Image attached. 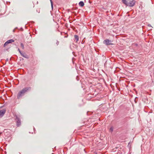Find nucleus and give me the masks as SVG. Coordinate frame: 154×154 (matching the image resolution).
Segmentation results:
<instances>
[{
    "instance_id": "obj_2",
    "label": "nucleus",
    "mask_w": 154,
    "mask_h": 154,
    "mask_svg": "<svg viewBox=\"0 0 154 154\" xmlns=\"http://www.w3.org/2000/svg\"><path fill=\"white\" fill-rule=\"evenodd\" d=\"M122 3L126 6L129 7H133L135 3L134 0H122Z\"/></svg>"
},
{
    "instance_id": "obj_8",
    "label": "nucleus",
    "mask_w": 154,
    "mask_h": 154,
    "mask_svg": "<svg viewBox=\"0 0 154 154\" xmlns=\"http://www.w3.org/2000/svg\"><path fill=\"white\" fill-rule=\"evenodd\" d=\"M79 4V5L81 7H83L84 5V3L83 1L80 2Z\"/></svg>"
},
{
    "instance_id": "obj_14",
    "label": "nucleus",
    "mask_w": 154,
    "mask_h": 154,
    "mask_svg": "<svg viewBox=\"0 0 154 154\" xmlns=\"http://www.w3.org/2000/svg\"><path fill=\"white\" fill-rule=\"evenodd\" d=\"M18 51H19V53H20V54H21L22 53V52L21 51L19 48H18Z\"/></svg>"
},
{
    "instance_id": "obj_18",
    "label": "nucleus",
    "mask_w": 154,
    "mask_h": 154,
    "mask_svg": "<svg viewBox=\"0 0 154 154\" xmlns=\"http://www.w3.org/2000/svg\"><path fill=\"white\" fill-rule=\"evenodd\" d=\"M2 134V133L0 132V135H1V134Z\"/></svg>"
},
{
    "instance_id": "obj_7",
    "label": "nucleus",
    "mask_w": 154,
    "mask_h": 154,
    "mask_svg": "<svg viewBox=\"0 0 154 154\" xmlns=\"http://www.w3.org/2000/svg\"><path fill=\"white\" fill-rule=\"evenodd\" d=\"M21 55L26 58L28 59L29 58L28 56L25 53H22L21 54Z\"/></svg>"
},
{
    "instance_id": "obj_19",
    "label": "nucleus",
    "mask_w": 154,
    "mask_h": 154,
    "mask_svg": "<svg viewBox=\"0 0 154 154\" xmlns=\"http://www.w3.org/2000/svg\"><path fill=\"white\" fill-rule=\"evenodd\" d=\"M38 2L37 1V3L38 4Z\"/></svg>"
},
{
    "instance_id": "obj_16",
    "label": "nucleus",
    "mask_w": 154,
    "mask_h": 154,
    "mask_svg": "<svg viewBox=\"0 0 154 154\" xmlns=\"http://www.w3.org/2000/svg\"><path fill=\"white\" fill-rule=\"evenodd\" d=\"M110 129L111 131H113V129L112 128H111Z\"/></svg>"
},
{
    "instance_id": "obj_15",
    "label": "nucleus",
    "mask_w": 154,
    "mask_h": 154,
    "mask_svg": "<svg viewBox=\"0 0 154 154\" xmlns=\"http://www.w3.org/2000/svg\"><path fill=\"white\" fill-rule=\"evenodd\" d=\"M148 26H149L152 27L151 25L150 24H148Z\"/></svg>"
},
{
    "instance_id": "obj_17",
    "label": "nucleus",
    "mask_w": 154,
    "mask_h": 154,
    "mask_svg": "<svg viewBox=\"0 0 154 154\" xmlns=\"http://www.w3.org/2000/svg\"><path fill=\"white\" fill-rule=\"evenodd\" d=\"M8 60H8V59H6V61H8Z\"/></svg>"
},
{
    "instance_id": "obj_5",
    "label": "nucleus",
    "mask_w": 154,
    "mask_h": 154,
    "mask_svg": "<svg viewBox=\"0 0 154 154\" xmlns=\"http://www.w3.org/2000/svg\"><path fill=\"white\" fill-rule=\"evenodd\" d=\"M14 40L13 39H12L8 40L4 44V46L5 47L9 43H11L12 42H14Z\"/></svg>"
},
{
    "instance_id": "obj_9",
    "label": "nucleus",
    "mask_w": 154,
    "mask_h": 154,
    "mask_svg": "<svg viewBox=\"0 0 154 154\" xmlns=\"http://www.w3.org/2000/svg\"><path fill=\"white\" fill-rule=\"evenodd\" d=\"M74 38L75 39V40H76V42H77L79 40V37L77 35H74Z\"/></svg>"
},
{
    "instance_id": "obj_6",
    "label": "nucleus",
    "mask_w": 154,
    "mask_h": 154,
    "mask_svg": "<svg viewBox=\"0 0 154 154\" xmlns=\"http://www.w3.org/2000/svg\"><path fill=\"white\" fill-rule=\"evenodd\" d=\"M6 111V109H4L0 110V117H2L3 116Z\"/></svg>"
},
{
    "instance_id": "obj_12",
    "label": "nucleus",
    "mask_w": 154,
    "mask_h": 154,
    "mask_svg": "<svg viewBox=\"0 0 154 154\" xmlns=\"http://www.w3.org/2000/svg\"><path fill=\"white\" fill-rule=\"evenodd\" d=\"M20 46L22 47V48L23 49L24 48L23 44V43L20 44Z\"/></svg>"
},
{
    "instance_id": "obj_3",
    "label": "nucleus",
    "mask_w": 154,
    "mask_h": 154,
    "mask_svg": "<svg viewBox=\"0 0 154 154\" xmlns=\"http://www.w3.org/2000/svg\"><path fill=\"white\" fill-rule=\"evenodd\" d=\"M15 119L16 121V125L17 127L20 126L21 125V121L20 119V116L17 115L14 116Z\"/></svg>"
},
{
    "instance_id": "obj_11",
    "label": "nucleus",
    "mask_w": 154,
    "mask_h": 154,
    "mask_svg": "<svg viewBox=\"0 0 154 154\" xmlns=\"http://www.w3.org/2000/svg\"><path fill=\"white\" fill-rule=\"evenodd\" d=\"M31 38H32L31 37H30V38H29L28 39H29V40H28V41H27V42L30 43V42H31Z\"/></svg>"
},
{
    "instance_id": "obj_1",
    "label": "nucleus",
    "mask_w": 154,
    "mask_h": 154,
    "mask_svg": "<svg viewBox=\"0 0 154 154\" xmlns=\"http://www.w3.org/2000/svg\"><path fill=\"white\" fill-rule=\"evenodd\" d=\"M31 90V88L30 87L24 88L18 93L17 95V98L18 99H20L22 96H23L25 94L27 93L28 92L30 91Z\"/></svg>"
},
{
    "instance_id": "obj_4",
    "label": "nucleus",
    "mask_w": 154,
    "mask_h": 154,
    "mask_svg": "<svg viewBox=\"0 0 154 154\" xmlns=\"http://www.w3.org/2000/svg\"><path fill=\"white\" fill-rule=\"evenodd\" d=\"M112 42V41L109 39H106L104 41L103 43L106 45H112V44L111 43Z\"/></svg>"
},
{
    "instance_id": "obj_13",
    "label": "nucleus",
    "mask_w": 154,
    "mask_h": 154,
    "mask_svg": "<svg viewBox=\"0 0 154 154\" xmlns=\"http://www.w3.org/2000/svg\"><path fill=\"white\" fill-rule=\"evenodd\" d=\"M59 41H57V42L56 43V44L57 45H59Z\"/></svg>"
},
{
    "instance_id": "obj_10",
    "label": "nucleus",
    "mask_w": 154,
    "mask_h": 154,
    "mask_svg": "<svg viewBox=\"0 0 154 154\" xmlns=\"http://www.w3.org/2000/svg\"><path fill=\"white\" fill-rule=\"evenodd\" d=\"M50 0V2L51 3V8H52V9H53V2H52V0Z\"/></svg>"
}]
</instances>
